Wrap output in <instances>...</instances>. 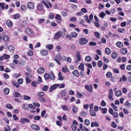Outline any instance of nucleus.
I'll list each match as a JSON object with an SVG mask.
<instances>
[{
	"label": "nucleus",
	"instance_id": "nucleus-1",
	"mask_svg": "<svg viewBox=\"0 0 131 131\" xmlns=\"http://www.w3.org/2000/svg\"><path fill=\"white\" fill-rule=\"evenodd\" d=\"M88 40L84 37L80 38L79 40V43L80 45H85L88 42Z\"/></svg>",
	"mask_w": 131,
	"mask_h": 131
},
{
	"label": "nucleus",
	"instance_id": "nucleus-2",
	"mask_svg": "<svg viewBox=\"0 0 131 131\" xmlns=\"http://www.w3.org/2000/svg\"><path fill=\"white\" fill-rule=\"evenodd\" d=\"M44 77L45 79L51 78L52 80H54L55 78L54 74H45Z\"/></svg>",
	"mask_w": 131,
	"mask_h": 131
},
{
	"label": "nucleus",
	"instance_id": "nucleus-3",
	"mask_svg": "<svg viewBox=\"0 0 131 131\" xmlns=\"http://www.w3.org/2000/svg\"><path fill=\"white\" fill-rule=\"evenodd\" d=\"M76 57L77 59H76L75 61V63L76 64L78 63V62L81 59L80 58V52L78 51H77L76 52Z\"/></svg>",
	"mask_w": 131,
	"mask_h": 131
},
{
	"label": "nucleus",
	"instance_id": "nucleus-4",
	"mask_svg": "<svg viewBox=\"0 0 131 131\" xmlns=\"http://www.w3.org/2000/svg\"><path fill=\"white\" fill-rule=\"evenodd\" d=\"M27 6L28 8L31 9H33L34 8V4L31 2H29L28 3Z\"/></svg>",
	"mask_w": 131,
	"mask_h": 131
},
{
	"label": "nucleus",
	"instance_id": "nucleus-5",
	"mask_svg": "<svg viewBox=\"0 0 131 131\" xmlns=\"http://www.w3.org/2000/svg\"><path fill=\"white\" fill-rule=\"evenodd\" d=\"M26 31L27 34L29 35L30 36H32L34 35V33L33 31L30 29L29 28H27Z\"/></svg>",
	"mask_w": 131,
	"mask_h": 131
},
{
	"label": "nucleus",
	"instance_id": "nucleus-6",
	"mask_svg": "<svg viewBox=\"0 0 131 131\" xmlns=\"http://www.w3.org/2000/svg\"><path fill=\"white\" fill-rule=\"evenodd\" d=\"M29 120L27 118H21L20 119V122L23 124H24L25 122L29 123Z\"/></svg>",
	"mask_w": 131,
	"mask_h": 131
},
{
	"label": "nucleus",
	"instance_id": "nucleus-7",
	"mask_svg": "<svg viewBox=\"0 0 131 131\" xmlns=\"http://www.w3.org/2000/svg\"><path fill=\"white\" fill-rule=\"evenodd\" d=\"M40 52V53L43 56L46 55L48 54V52L46 50H41Z\"/></svg>",
	"mask_w": 131,
	"mask_h": 131
},
{
	"label": "nucleus",
	"instance_id": "nucleus-8",
	"mask_svg": "<svg viewBox=\"0 0 131 131\" xmlns=\"http://www.w3.org/2000/svg\"><path fill=\"white\" fill-rule=\"evenodd\" d=\"M85 88L89 92H91L92 91V85H85Z\"/></svg>",
	"mask_w": 131,
	"mask_h": 131
},
{
	"label": "nucleus",
	"instance_id": "nucleus-9",
	"mask_svg": "<svg viewBox=\"0 0 131 131\" xmlns=\"http://www.w3.org/2000/svg\"><path fill=\"white\" fill-rule=\"evenodd\" d=\"M31 127L32 129L37 130H38L40 129V127L39 126L35 125H31Z\"/></svg>",
	"mask_w": 131,
	"mask_h": 131
},
{
	"label": "nucleus",
	"instance_id": "nucleus-10",
	"mask_svg": "<svg viewBox=\"0 0 131 131\" xmlns=\"http://www.w3.org/2000/svg\"><path fill=\"white\" fill-rule=\"evenodd\" d=\"M57 84H55L51 86L50 88V92H51L53 90H55L57 87Z\"/></svg>",
	"mask_w": 131,
	"mask_h": 131
},
{
	"label": "nucleus",
	"instance_id": "nucleus-11",
	"mask_svg": "<svg viewBox=\"0 0 131 131\" xmlns=\"http://www.w3.org/2000/svg\"><path fill=\"white\" fill-rule=\"evenodd\" d=\"M120 51L123 54H125L127 53V51L126 48H123L120 50Z\"/></svg>",
	"mask_w": 131,
	"mask_h": 131
},
{
	"label": "nucleus",
	"instance_id": "nucleus-12",
	"mask_svg": "<svg viewBox=\"0 0 131 131\" xmlns=\"http://www.w3.org/2000/svg\"><path fill=\"white\" fill-rule=\"evenodd\" d=\"M38 72L39 74H42L44 72V69L42 67L38 69Z\"/></svg>",
	"mask_w": 131,
	"mask_h": 131
},
{
	"label": "nucleus",
	"instance_id": "nucleus-13",
	"mask_svg": "<svg viewBox=\"0 0 131 131\" xmlns=\"http://www.w3.org/2000/svg\"><path fill=\"white\" fill-rule=\"evenodd\" d=\"M13 95L14 97H18L20 96V94L18 92H13Z\"/></svg>",
	"mask_w": 131,
	"mask_h": 131
},
{
	"label": "nucleus",
	"instance_id": "nucleus-14",
	"mask_svg": "<svg viewBox=\"0 0 131 131\" xmlns=\"http://www.w3.org/2000/svg\"><path fill=\"white\" fill-rule=\"evenodd\" d=\"M8 49L10 52H13L15 50L14 47L12 46H10L8 47Z\"/></svg>",
	"mask_w": 131,
	"mask_h": 131
},
{
	"label": "nucleus",
	"instance_id": "nucleus-15",
	"mask_svg": "<svg viewBox=\"0 0 131 131\" xmlns=\"http://www.w3.org/2000/svg\"><path fill=\"white\" fill-rule=\"evenodd\" d=\"M78 108L75 106V105L73 106L72 111L73 113L74 114H76L77 113V112Z\"/></svg>",
	"mask_w": 131,
	"mask_h": 131
},
{
	"label": "nucleus",
	"instance_id": "nucleus-16",
	"mask_svg": "<svg viewBox=\"0 0 131 131\" xmlns=\"http://www.w3.org/2000/svg\"><path fill=\"white\" fill-rule=\"evenodd\" d=\"M118 56V53L116 52H114L112 53L111 56L113 59L116 58Z\"/></svg>",
	"mask_w": 131,
	"mask_h": 131
},
{
	"label": "nucleus",
	"instance_id": "nucleus-17",
	"mask_svg": "<svg viewBox=\"0 0 131 131\" xmlns=\"http://www.w3.org/2000/svg\"><path fill=\"white\" fill-rule=\"evenodd\" d=\"M84 65L83 63H81L79 66V69L80 70L83 71L84 70Z\"/></svg>",
	"mask_w": 131,
	"mask_h": 131
},
{
	"label": "nucleus",
	"instance_id": "nucleus-18",
	"mask_svg": "<svg viewBox=\"0 0 131 131\" xmlns=\"http://www.w3.org/2000/svg\"><path fill=\"white\" fill-rule=\"evenodd\" d=\"M116 45L118 47L121 48L123 46V44L121 42L119 41L116 43Z\"/></svg>",
	"mask_w": 131,
	"mask_h": 131
},
{
	"label": "nucleus",
	"instance_id": "nucleus-19",
	"mask_svg": "<svg viewBox=\"0 0 131 131\" xmlns=\"http://www.w3.org/2000/svg\"><path fill=\"white\" fill-rule=\"evenodd\" d=\"M57 84V87H59V88H64L65 86V84L63 83H62L61 84Z\"/></svg>",
	"mask_w": 131,
	"mask_h": 131
},
{
	"label": "nucleus",
	"instance_id": "nucleus-20",
	"mask_svg": "<svg viewBox=\"0 0 131 131\" xmlns=\"http://www.w3.org/2000/svg\"><path fill=\"white\" fill-rule=\"evenodd\" d=\"M53 47V46L52 44L47 45L46 46V47L49 50L52 49Z\"/></svg>",
	"mask_w": 131,
	"mask_h": 131
},
{
	"label": "nucleus",
	"instance_id": "nucleus-21",
	"mask_svg": "<svg viewBox=\"0 0 131 131\" xmlns=\"http://www.w3.org/2000/svg\"><path fill=\"white\" fill-rule=\"evenodd\" d=\"M80 115L82 117H85L87 115V114L85 112L83 111L80 113Z\"/></svg>",
	"mask_w": 131,
	"mask_h": 131
},
{
	"label": "nucleus",
	"instance_id": "nucleus-22",
	"mask_svg": "<svg viewBox=\"0 0 131 131\" xmlns=\"http://www.w3.org/2000/svg\"><path fill=\"white\" fill-rule=\"evenodd\" d=\"M124 106L126 107L129 108L131 106V104L128 101H126L125 103Z\"/></svg>",
	"mask_w": 131,
	"mask_h": 131
},
{
	"label": "nucleus",
	"instance_id": "nucleus-23",
	"mask_svg": "<svg viewBox=\"0 0 131 131\" xmlns=\"http://www.w3.org/2000/svg\"><path fill=\"white\" fill-rule=\"evenodd\" d=\"M3 91L4 93L6 95H7L9 92V90L8 88H6L4 89Z\"/></svg>",
	"mask_w": 131,
	"mask_h": 131
},
{
	"label": "nucleus",
	"instance_id": "nucleus-24",
	"mask_svg": "<svg viewBox=\"0 0 131 131\" xmlns=\"http://www.w3.org/2000/svg\"><path fill=\"white\" fill-rule=\"evenodd\" d=\"M6 24L9 27H10L12 26L13 23L11 21L8 20L7 21Z\"/></svg>",
	"mask_w": 131,
	"mask_h": 131
},
{
	"label": "nucleus",
	"instance_id": "nucleus-25",
	"mask_svg": "<svg viewBox=\"0 0 131 131\" xmlns=\"http://www.w3.org/2000/svg\"><path fill=\"white\" fill-rule=\"evenodd\" d=\"M66 92L64 90L61 91L60 93V94L62 97H64L66 95Z\"/></svg>",
	"mask_w": 131,
	"mask_h": 131
},
{
	"label": "nucleus",
	"instance_id": "nucleus-26",
	"mask_svg": "<svg viewBox=\"0 0 131 131\" xmlns=\"http://www.w3.org/2000/svg\"><path fill=\"white\" fill-rule=\"evenodd\" d=\"M37 8L39 10H43V6L41 4H39L37 6Z\"/></svg>",
	"mask_w": 131,
	"mask_h": 131
},
{
	"label": "nucleus",
	"instance_id": "nucleus-27",
	"mask_svg": "<svg viewBox=\"0 0 131 131\" xmlns=\"http://www.w3.org/2000/svg\"><path fill=\"white\" fill-rule=\"evenodd\" d=\"M55 18L57 20L59 21H58V23H60L61 22V21L60 20L61 18V16L59 14H57Z\"/></svg>",
	"mask_w": 131,
	"mask_h": 131
},
{
	"label": "nucleus",
	"instance_id": "nucleus-28",
	"mask_svg": "<svg viewBox=\"0 0 131 131\" xmlns=\"http://www.w3.org/2000/svg\"><path fill=\"white\" fill-rule=\"evenodd\" d=\"M58 77L59 80L61 81H62L65 78L64 77L62 76V74H58Z\"/></svg>",
	"mask_w": 131,
	"mask_h": 131
},
{
	"label": "nucleus",
	"instance_id": "nucleus-29",
	"mask_svg": "<svg viewBox=\"0 0 131 131\" xmlns=\"http://www.w3.org/2000/svg\"><path fill=\"white\" fill-rule=\"evenodd\" d=\"M90 115L93 116H96V113L94 112L93 110H90Z\"/></svg>",
	"mask_w": 131,
	"mask_h": 131
},
{
	"label": "nucleus",
	"instance_id": "nucleus-30",
	"mask_svg": "<svg viewBox=\"0 0 131 131\" xmlns=\"http://www.w3.org/2000/svg\"><path fill=\"white\" fill-rule=\"evenodd\" d=\"M111 105L112 107L114 110L115 111H117L118 110L116 106L113 103L111 104Z\"/></svg>",
	"mask_w": 131,
	"mask_h": 131
},
{
	"label": "nucleus",
	"instance_id": "nucleus-31",
	"mask_svg": "<svg viewBox=\"0 0 131 131\" xmlns=\"http://www.w3.org/2000/svg\"><path fill=\"white\" fill-rule=\"evenodd\" d=\"M94 126L96 127H98L99 126V125L96 122H95L94 123L92 122L91 123V127H93Z\"/></svg>",
	"mask_w": 131,
	"mask_h": 131
},
{
	"label": "nucleus",
	"instance_id": "nucleus-32",
	"mask_svg": "<svg viewBox=\"0 0 131 131\" xmlns=\"http://www.w3.org/2000/svg\"><path fill=\"white\" fill-rule=\"evenodd\" d=\"M85 59L86 61L89 62L91 61V58L90 56H87L85 57Z\"/></svg>",
	"mask_w": 131,
	"mask_h": 131
},
{
	"label": "nucleus",
	"instance_id": "nucleus-33",
	"mask_svg": "<svg viewBox=\"0 0 131 131\" xmlns=\"http://www.w3.org/2000/svg\"><path fill=\"white\" fill-rule=\"evenodd\" d=\"M115 95L117 96H119L121 95V92L120 91H117L115 93Z\"/></svg>",
	"mask_w": 131,
	"mask_h": 131
},
{
	"label": "nucleus",
	"instance_id": "nucleus-34",
	"mask_svg": "<svg viewBox=\"0 0 131 131\" xmlns=\"http://www.w3.org/2000/svg\"><path fill=\"white\" fill-rule=\"evenodd\" d=\"M54 16L53 14L50 13L48 16V18L49 19H52L54 18Z\"/></svg>",
	"mask_w": 131,
	"mask_h": 131
},
{
	"label": "nucleus",
	"instance_id": "nucleus-35",
	"mask_svg": "<svg viewBox=\"0 0 131 131\" xmlns=\"http://www.w3.org/2000/svg\"><path fill=\"white\" fill-rule=\"evenodd\" d=\"M84 124L86 125H89L90 124V121L88 119H86L84 122Z\"/></svg>",
	"mask_w": 131,
	"mask_h": 131
},
{
	"label": "nucleus",
	"instance_id": "nucleus-36",
	"mask_svg": "<svg viewBox=\"0 0 131 131\" xmlns=\"http://www.w3.org/2000/svg\"><path fill=\"white\" fill-rule=\"evenodd\" d=\"M3 40L5 42H7L9 40V37L7 36H4L3 38Z\"/></svg>",
	"mask_w": 131,
	"mask_h": 131
},
{
	"label": "nucleus",
	"instance_id": "nucleus-37",
	"mask_svg": "<svg viewBox=\"0 0 131 131\" xmlns=\"http://www.w3.org/2000/svg\"><path fill=\"white\" fill-rule=\"evenodd\" d=\"M111 115L113 116V117L114 118L117 117H118V115L117 113L116 112H114Z\"/></svg>",
	"mask_w": 131,
	"mask_h": 131
},
{
	"label": "nucleus",
	"instance_id": "nucleus-38",
	"mask_svg": "<svg viewBox=\"0 0 131 131\" xmlns=\"http://www.w3.org/2000/svg\"><path fill=\"white\" fill-rule=\"evenodd\" d=\"M39 99L40 101L41 102H45L46 101V99H45L44 97L42 96L39 97Z\"/></svg>",
	"mask_w": 131,
	"mask_h": 131
},
{
	"label": "nucleus",
	"instance_id": "nucleus-39",
	"mask_svg": "<svg viewBox=\"0 0 131 131\" xmlns=\"http://www.w3.org/2000/svg\"><path fill=\"white\" fill-rule=\"evenodd\" d=\"M60 37V32L58 31L55 35V39H57L59 38Z\"/></svg>",
	"mask_w": 131,
	"mask_h": 131
},
{
	"label": "nucleus",
	"instance_id": "nucleus-40",
	"mask_svg": "<svg viewBox=\"0 0 131 131\" xmlns=\"http://www.w3.org/2000/svg\"><path fill=\"white\" fill-rule=\"evenodd\" d=\"M105 52L107 54H109L110 53L111 51L109 48H106L105 49Z\"/></svg>",
	"mask_w": 131,
	"mask_h": 131
},
{
	"label": "nucleus",
	"instance_id": "nucleus-41",
	"mask_svg": "<svg viewBox=\"0 0 131 131\" xmlns=\"http://www.w3.org/2000/svg\"><path fill=\"white\" fill-rule=\"evenodd\" d=\"M71 35L73 38H76L77 36V33L75 32H71Z\"/></svg>",
	"mask_w": 131,
	"mask_h": 131
},
{
	"label": "nucleus",
	"instance_id": "nucleus-42",
	"mask_svg": "<svg viewBox=\"0 0 131 131\" xmlns=\"http://www.w3.org/2000/svg\"><path fill=\"white\" fill-rule=\"evenodd\" d=\"M106 14V13L103 12H102L100 14L99 16L103 18L104 17Z\"/></svg>",
	"mask_w": 131,
	"mask_h": 131
},
{
	"label": "nucleus",
	"instance_id": "nucleus-43",
	"mask_svg": "<svg viewBox=\"0 0 131 131\" xmlns=\"http://www.w3.org/2000/svg\"><path fill=\"white\" fill-rule=\"evenodd\" d=\"M20 17V15L18 14H15L14 16V18L17 19H18Z\"/></svg>",
	"mask_w": 131,
	"mask_h": 131
},
{
	"label": "nucleus",
	"instance_id": "nucleus-44",
	"mask_svg": "<svg viewBox=\"0 0 131 131\" xmlns=\"http://www.w3.org/2000/svg\"><path fill=\"white\" fill-rule=\"evenodd\" d=\"M12 83L17 88H18L19 87V85L17 82L15 81H13Z\"/></svg>",
	"mask_w": 131,
	"mask_h": 131
},
{
	"label": "nucleus",
	"instance_id": "nucleus-45",
	"mask_svg": "<svg viewBox=\"0 0 131 131\" xmlns=\"http://www.w3.org/2000/svg\"><path fill=\"white\" fill-rule=\"evenodd\" d=\"M63 109L64 110H67L68 111H69V109L68 107L66 105H65L62 106Z\"/></svg>",
	"mask_w": 131,
	"mask_h": 131
},
{
	"label": "nucleus",
	"instance_id": "nucleus-46",
	"mask_svg": "<svg viewBox=\"0 0 131 131\" xmlns=\"http://www.w3.org/2000/svg\"><path fill=\"white\" fill-rule=\"evenodd\" d=\"M31 99L30 97L26 95L24 96V99L25 100H28Z\"/></svg>",
	"mask_w": 131,
	"mask_h": 131
},
{
	"label": "nucleus",
	"instance_id": "nucleus-47",
	"mask_svg": "<svg viewBox=\"0 0 131 131\" xmlns=\"http://www.w3.org/2000/svg\"><path fill=\"white\" fill-rule=\"evenodd\" d=\"M20 9L22 10L25 11L26 10V8L25 5H22L21 6Z\"/></svg>",
	"mask_w": 131,
	"mask_h": 131
},
{
	"label": "nucleus",
	"instance_id": "nucleus-48",
	"mask_svg": "<svg viewBox=\"0 0 131 131\" xmlns=\"http://www.w3.org/2000/svg\"><path fill=\"white\" fill-rule=\"evenodd\" d=\"M49 88V86L47 85H45L42 88V90L45 91H47V90Z\"/></svg>",
	"mask_w": 131,
	"mask_h": 131
},
{
	"label": "nucleus",
	"instance_id": "nucleus-49",
	"mask_svg": "<svg viewBox=\"0 0 131 131\" xmlns=\"http://www.w3.org/2000/svg\"><path fill=\"white\" fill-rule=\"evenodd\" d=\"M95 35L96 36L97 38H100V34L97 32H94Z\"/></svg>",
	"mask_w": 131,
	"mask_h": 131
},
{
	"label": "nucleus",
	"instance_id": "nucleus-50",
	"mask_svg": "<svg viewBox=\"0 0 131 131\" xmlns=\"http://www.w3.org/2000/svg\"><path fill=\"white\" fill-rule=\"evenodd\" d=\"M28 106L27 104H24L23 106V108L25 109H28Z\"/></svg>",
	"mask_w": 131,
	"mask_h": 131
},
{
	"label": "nucleus",
	"instance_id": "nucleus-51",
	"mask_svg": "<svg viewBox=\"0 0 131 131\" xmlns=\"http://www.w3.org/2000/svg\"><path fill=\"white\" fill-rule=\"evenodd\" d=\"M77 97L78 98L81 97L82 96V95L79 92H77Z\"/></svg>",
	"mask_w": 131,
	"mask_h": 131
},
{
	"label": "nucleus",
	"instance_id": "nucleus-52",
	"mask_svg": "<svg viewBox=\"0 0 131 131\" xmlns=\"http://www.w3.org/2000/svg\"><path fill=\"white\" fill-rule=\"evenodd\" d=\"M123 111L124 113L126 114L127 115L129 113V111L126 108H123Z\"/></svg>",
	"mask_w": 131,
	"mask_h": 131
},
{
	"label": "nucleus",
	"instance_id": "nucleus-53",
	"mask_svg": "<svg viewBox=\"0 0 131 131\" xmlns=\"http://www.w3.org/2000/svg\"><path fill=\"white\" fill-rule=\"evenodd\" d=\"M6 108L9 109H12L13 108L12 106L10 104H7L6 105Z\"/></svg>",
	"mask_w": 131,
	"mask_h": 131
},
{
	"label": "nucleus",
	"instance_id": "nucleus-54",
	"mask_svg": "<svg viewBox=\"0 0 131 131\" xmlns=\"http://www.w3.org/2000/svg\"><path fill=\"white\" fill-rule=\"evenodd\" d=\"M18 82L19 84H21L23 82V79L22 78L19 79L18 80Z\"/></svg>",
	"mask_w": 131,
	"mask_h": 131
},
{
	"label": "nucleus",
	"instance_id": "nucleus-55",
	"mask_svg": "<svg viewBox=\"0 0 131 131\" xmlns=\"http://www.w3.org/2000/svg\"><path fill=\"white\" fill-rule=\"evenodd\" d=\"M26 80L27 83H29L31 81V80L28 77H26Z\"/></svg>",
	"mask_w": 131,
	"mask_h": 131
},
{
	"label": "nucleus",
	"instance_id": "nucleus-56",
	"mask_svg": "<svg viewBox=\"0 0 131 131\" xmlns=\"http://www.w3.org/2000/svg\"><path fill=\"white\" fill-rule=\"evenodd\" d=\"M40 118V117L39 116H35L34 117V119L35 120H39Z\"/></svg>",
	"mask_w": 131,
	"mask_h": 131
},
{
	"label": "nucleus",
	"instance_id": "nucleus-57",
	"mask_svg": "<svg viewBox=\"0 0 131 131\" xmlns=\"http://www.w3.org/2000/svg\"><path fill=\"white\" fill-rule=\"evenodd\" d=\"M111 126L112 127L114 128H115L117 127L116 125L114 122H112Z\"/></svg>",
	"mask_w": 131,
	"mask_h": 131
},
{
	"label": "nucleus",
	"instance_id": "nucleus-58",
	"mask_svg": "<svg viewBox=\"0 0 131 131\" xmlns=\"http://www.w3.org/2000/svg\"><path fill=\"white\" fill-rule=\"evenodd\" d=\"M102 111L103 113L105 114L107 112V109L106 108H104L102 109Z\"/></svg>",
	"mask_w": 131,
	"mask_h": 131
},
{
	"label": "nucleus",
	"instance_id": "nucleus-59",
	"mask_svg": "<svg viewBox=\"0 0 131 131\" xmlns=\"http://www.w3.org/2000/svg\"><path fill=\"white\" fill-rule=\"evenodd\" d=\"M3 57L5 59H8L10 58V56L9 55L5 54L3 56Z\"/></svg>",
	"mask_w": 131,
	"mask_h": 131
},
{
	"label": "nucleus",
	"instance_id": "nucleus-60",
	"mask_svg": "<svg viewBox=\"0 0 131 131\" xmlns=\"http://www.w3.org/2000/svg\"><path fill=\"white\" fill-rule=\"evenodd\" d=\"M72 129L74 131L77 128V127L75 125L73 124L72 125Z\"/></svg>",
	"mask_w": 131,
	"mask_h": 131
},
{
	"label": "nucleus",
	"instance_id": "nucleus-61",
	"mask_svg": "<svg viewBox=\"0 0 131 131\" xmlns=\"http://www.w3.org/2000/svg\"><path fill=\"white\" fill-rule=\"evenodd\" d=\"M89 44L91 46H95L96 43V42H89Z\"/></svg>",
	"mask_w": 131,
	"mask_h": 131
},
{
	"label": "nucleus",
	"instance_id": "nucleus-62",
	"mask_svg": "<svg viewBox=\"0 0 131 131\" xmlns=\"http://www.w3.org/2000/svg\"><path fill=\"white\" fill-rule=\"evenodd\" d=\"M106 103L103 100L101 102V106H106Z\"/></svg>",
	"mask_w": 131,
	"mask_h": 131
},
{
	"label": "nucleus",
	"instance_id": "nucleus-63",
	"mask_svg": "<svg viewBox=\"0 0 131 131\" xmlns=\"http://www.w3.org/2000/svg\"><path fill=\"white\" fill-rule=\"evenodd\" d=\"M97 65L99 67H101L102 65V63L101 61H98Z\"/></svg>",
	"mask_w": 131,
	"mask_h": 131
},
{
	"label": "nucleus",
	"instance_id": "nucleus-64",
	"mask_svg": "<svg viewBox=\"0 0 131 131\" xmlns=\"http://www.w3.org/2000/svg\"><path fill=\"white\" fill-rule=\"evenodd\" d=\"M126 21H124L121 24V27L125 26H126Z\"/></svg>",
	"mask_w": 131,
	"mask_h": 131
}]
</instances>
